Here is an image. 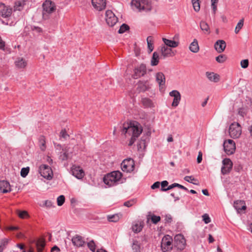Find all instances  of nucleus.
I'll return each instance as SVG.
<instances>
[{"label":"nucleus","instance_id":"obj_42","mask_svg":"<svg viewBox=\"0 0 252 252\" xmlns=\"http://www.w3.org/2000/svg\"><path fill=\"white\" fill-rule=\"evenodd\" d=\"M89 249L93 252H94L96 249V245L94 240H91L87 243Z\"/></svg>","mask_w":252,"mask_h":252},{"label":"nucleus","instance_id":"obj_22","mask_svg":"<svg viewBox=\"0 0 252 252\" xmlns=\"http://www.w3.org/2000/svg\"><path fill=\"white\" fill-rule=\"evenodd\" d=\"M70 148L65 146L62 149V151L60 153L59 159L62 161L66 160L69 157V151Z\"/></svg>","mask_w":252,"mask_h":252},{"label":"nucleus","instance_id":"obj_51","mask_svg":"<svg viewBox=\"0 0 252 252\" xmlns=\"http://www.w3.org/2000/svg\"><path fill=\"white\" fill-rule=\"evenodd\" d=\"M241 66L243 68H246L249 66V60L248 59L243 60L241 61Z\"/></svg>","mask_w":252,"mask_h":252},{"label":"nucleus","instance_id":"obj_53","mask_svg":"<svg viewBox=\"0 0 252 252\" xmlns=\"http://www.w3.org/2000/svg\"><path fill=\"white\" fill-rule=\"evenodd\" d=\"M41 206L43 207H46L48 208H50L53 206V203L50 200H45L43 205Z\"/></svg>","mask_w":252,"mask_h":252},{"label":"nucleus","instance_id":"obj_16","mask_svg":"<svg viewBox=\"0 0 252 252\" xmlns=\"http://www.w3.org/2000/svg\"><path fill=\"white\" fill-rule=\"evenodd\" d=\"M71 241L73 245L77 247H83L85 244L83 238L79 235H76L73 236L71 239Z\"/></svg>","mask_w":252,"mask_h":252},{"label":"nucleus","instance_id":"obj_25","mask_svg":"<svg viewBox=\"0 0 252 252\" xmlns=\"http://www.w3.org/2000/svg\"><path fill=\"white\" fill-rule=\"evenodd\" d=\"M123 215L121 213H117L114 215H108L107 220L109 222H117L122 217Z\"/></svg>","mask_w":252,"mask_h":252},{"label":"nucleus","instance_id":"obj_62","mask_svg":"<svg viewBox=\"0 0 252 252\" xmlns=\"http://www.w3.org/2000/svg\"><path fill=\"white\" fill-rule=\"evenodd\" d=\"M7 230H11V231H14V230H17L19 229L18 227L17 226H9L7 227Z\"/></svg>","mask_w":252,"mask_h":252},{"label":"nucleus","instance_id":"obj_40","mask_svg":"<svg viewBox=\"0 0 252 252\" xmlns=\"http://www.w3.org/2000/svg\"><path fill=\"white\" fill-rule=\"evenodd\" d=\"M142 103L146 107H150L152 104L151 100L148 98H143L142 99Z\"/></svg>","mask_w":252,"mask_h":252},{"label":"nucleus","instance_id":"obj_39","mask_svg":"<svg viewBox=\"0 0 252 252\" xmlns=\"http://www.w3.org/2000/svg\"><path fill=\"white\" fill-rule=\"evenodd\" d=\"M25 3L21 1H16L14 6L15 10L21 11L24 8Z\"/></svg>","mask_w":252,"mask_h":252},{"label":"nucleus","instance_id":"obj_29","mask_svg":"<svg viewBox=\"0 0 252 252\" xmlns=\"http://www.w3.org/2000/svg\"><path fill=\"white\" fill-rule=\"evenodd\" d=\"M189 50L193 53H197L199 51V47L197 39H194L189 46Z\"/></svg>","mask_w":252,"mask_h":252},{"label":"nucleus","instance_id":"obj_48","mask_svg":"<svg viewBox=\"0 0 252 252\" xmlns=\"http://www.w3.org/2000/svg\"><path fill=\"white\" fill-rule=\"evenodd\" d=\"M218 2V0H211V7L212 8L213 13L214 14H216V11L217 10V4Z\"/></svg>","mask_w":252,"mask_h":252},{"label":"nucleus","instance_id":"obj_28","mask_svg":"<svg viewBox=\"0 0 252 252\" xmlns=\"http://www.w3.org/2000/svg\"><path fill=\"white\" fill-rule=\"evenodd\" d=\"M163 41L164 42L165 46L169 47H173L175 48L177 47L179 45V42L171 40L169 39H167L165 38H162Z\"/></svg>","mask_w":252,"mask_h":252},{"label":"nucleus","instance_id":"obj_41","mask_svg":"<svg viewBox=\"0 0 252 252\" xmlns=\"http://www.w3.org/2000/svg\"><path fill=\"white\" fill-rule=\"evenodd\" d=\"M243 25H244V19H242L238 23V24L235 28V32L236 33H238L239 32L240 30L242 28Z\"/></svg>","mask_w":252,"mask_h":252},{"label":"nucleus","instance_id":"obj_26","mask_svg":"<svg viewBox=\"0 0 252 252\" xmlns=\"http://www.w3.org/2000/svg\"><path fill=\"white\" fill-rule=\"evenodd\" d=\"M150 88V87L148 84L147 81H146L144 83H139L138 84V87L137 88V90L139 92H144L148 90Z\"/></svg>","mask_w":252,"mask_h":252},{"label":"nucleus","instance_id":"obj_38","mask_svg":"<svg viewBox=\"0 0 252 252\" xmlns=\"http://www.w3.org/2000/svg\"><path fill=\"white\" fill-rule=\"evenodd\" d=\"M9 242V239L4 238L0 241V252H3V250L6 248Z\"/></svg>","mask_w":252,"mask_h":252},{"label":"nucleus","instance_id":"obj_24","mask_svg":"<svg viewBox=\"0 0 252 252\" xmlns=\"http://www.w3.org/2000/svg\"><path fill=\"white\" fill-rule=\"evenodd\" d=\"M2 4L4 5V7L0 11L1 16L3 18H8L10 17L12 12V8L5 6L3 3H2Z\"/></svg>","mask_w":252,"mask_h":252},{"label":"nucleus","instance_id":"obj_2","mask_svg":"<svg viewBox=\"0 0 252 252\" xmlns=\"http://www.w3.org/2000/svg\"><path fill=\"white\" fill-rule=\"evenodd\" d=\"M123 174L120 171H114L104 176L103 182L109 187L116 186L118 184Z\"/></svg>","mask_w":252,"mask_h":252},{"label":"nucleus","instance_id":"obj_12","mask_svg":"<svg viewBox=\"0 0 252 252\" xmlns=\"http://www.w3.org/2000/svg\"><path fill=\"white\" fill-rule=\"evenodd\" d=\"M147 72L146 65L141 64L138 67L135 68L134 70V74L132 76L134 79H137L141 76H144Z\"/></svg>","mask_w":252,"mask_h":252},{"label":"nucleus","instance_id":"obj_13","mask_svg":"<svg viewBox=\"0 0 252 252\" xmlns=\"http://www.w3.org/2000/svg\"><path fill=\"white\" fill-rule=\"evenodd\" d=\"M43 11L48 13H52L56 10V5L54 2L50 0H46L42 4Z\"/></svg>","mask_w":252,"mask_h":252},{"label":"nucleus","instance_id":"obj_19","mask_svg":"<svg viewBox=\"0 0 252 252\" xmlns=\"http://www.w3.org/2000/svg\"><path fill=\"white\" fill-rule=\"evenodd\" d=\"M0 191L3 193L11 191L10 186L8 182L4 180L0 181Z\"/></svg>","mask_w":252,"mask_h":252},{"label":"nucleus","instance_id":"obj_20","mask_svg":"<svg viewBox=\"0 0 252 252\" xmlns=\"http://www.w3.org/2000/svg\"><path fill=\"white\" fill-rule=\"evenodd\" d=\"M234 207L238 213H240L242 210L246 209L245 202L243 200H236L234 202Z\"/></svg>","mask_w":252,"mask_h":252},{"label":"nucleus","instance_id":"obj_3","mask_svg":"<svg viewBox=\"0 0 252 252\" xmlns=\"http://www.w3.org/2000/svg\"><path fill=\"white\" fill-rule=\"evenodd\" d=\"M173 239L169 235H165L161 242V248L163 252H170L172 249Z\"/></svg>","mask_w":252,"mask_h":252},{"label":"nucleus","instance_id":"obj_27","mask_svg":"<svg viewBox=\"0 0 252 252\" xmlns=\"http://www.w3.org/2000/svg\"><path fill=\"white\" fill-rule=\"evenodd\" d=\"M206 76L207 78L211 81L214 82H218L220 80L219 75L214 73V72H206Z\"/></svg>","mask_w":252,"mask_h":252},{"label":"nucleus","instance_id":"obj_52","mask_svg":"<svg viewBox=\"0 0 252 252\" xmlns=\"http://www.w3.org/2000/svg\"><path fill=\"white\" fill-rule=\"evenodd\" d=\"M161 184V189L160 190L162 191H166V188H165L168 185V182L167 181H163L160 183Z\"/></svg>","mask_w":252,"mask_h":252},{"label":"nucleus","instance_id":"obj_32","mask_svg":"<svg viewBox=\"0 0 252 252\" xmlns=\"http://www.w3.org/2000/svg\"><path fill=\"white\" fill-rule=\"evenodd\" d=\"M200 27L201 29L205 33L208 34L210 33L209 26L206 22L201 21L200 23Z\"/></svg>","mask_w":252,"mask_h":252},{"label":"nucleus","instance_id":"obj_30","mask_svg":"<svg viewBox=\"0 0 252 252\" xmlns=\"http://www.w3.org/2000/svg\"><path fill=\"white\" fill-rule=\"evenodd\" d=\"M132 250L133 252H141V244L136 240H133L131 245Z\"/></svg>","mask_w":252,"mask_h":252},{"label":"nucleus","instance_id":"obj_6","mask_svg":"<svg viewBox=\"0 0 252 252\" xmlns=\"http://www.w3.org/2000/svg\"><path fill=\"white\" fill-rule=\"evenodd\" d=\"M135 168L134 161L131 158L124 159L121 163V168L124 172H131Z\"/></svg>","mask_w":252,"mask_h":252},{"label":"nucleus","instance_id":"obj_43","mask_svg":"<svg viewBox=\"0 0 252 252\" xmlns=\"http://www.w3.org/2000/svg\"><path fill=\"white\" fill-rule=\"evenodd\" d=\"M227 59V57L225 55H220L216 58V60L219 63H224Z\"/></svg>","mask_w":252,"mask_h":252},{"label":"nucleus","instance_id":"obj_45","mask_svg":"<svg viewBox=\"0 0 252 252\" xmlns=\"http://www.w3.org/2000/svg\"><path fill=\"white\" fill-rule=\"evenodd\" d=\"M30 168L29 167L22 168L20 172L21 176L23 178L26 177L28 174Z\"/></svg>","mask_w":252,"mask_h":252},{"label":"nucleus","instance_id":"obj_34","mask_svg":"<svg viewBox=\"0 0 252 252\" xmlns=\"http://www.w3.org/2000/svg\"><path fill=\"white\" fill-rule=\"evenodd\" d=\"M16 66L20 68H23L27 66V62L23 58L18 59L15 62Z\"/></svg>","mask_w":252,"mask_h":252},{"label":"nucleus","instance_id":"obj_5","mask_svg":"<svg viewBox=\"0 0 252 252\" xmlns=\"http://www.w3.org/2000/svg\"><path fill=\"white\" fill-rule=\"evenodd\" d=\"M39 172L41 176L47 180L53 178V173L51 168L46 164H42L39 167Z\"/></svg>","mask_w":252,"mask_h":252},{"label":"nucleus","instance_id":"obj_23","mask_svg":"<svg viewBox=\"0 0 252 252\" xmlns=\"http://www.w3.org/2000/svg\"><path fill=\"white\" fill-rule=\"evenodd\" d=\"M144 225L143 221H138L134 223L132 226V230L134 233L140 232L143 229Z\"/></svg>","mask_w":252,"mask_h":252},{"label":"nucleus","instance_id":"obj_36","mask_svg":"<svg viewBox=\"0 0 252 252\" xmlns=\"http://www.w3.org/2000/svg\"><path fill=\"white\" fill-rule=\"evenodd\" d=\"M147 42L148 44V47L150 51V52H151L154 49L153 42L154 39L153 37L152 36H149L147 38Z\"/></svg>","mask_w":252,"mask_h":252},{"label":"nucleus","instance_id":"obj_7","mask_svg":"<svg viewBox=\"0 0 252 252\" xmlns=\"http://www.w3.org/2000/svg\"><path fill=\"white\" fill-rule=\"evenodd\" d=\"M174 246L178 250H184L186 246V240L183 235L178 234L175 236L174 239Z\"/></svg>","mask_w":252,"mask_h":252},{"label":"nucleus","instance_id":"obj_4","mask_svg":"<svg viewBox=\"0 0 252 252\" xmlns=\"http://www.w3.org/2000/svg\"><path fill=\"white\" fill-rule=\"evenodd\" d=\"M241 127L239 123H234L230 125L229 133L231 138L233 139L237 138L241 135Z\"/></svg>","mask_w":252,"mask_h":252},{"label":"nucleus","instance_id":"obj_44","mask_svg":"<svg viewBox=\"0 0 252 252\" xmlns=\"http://www.w3.org/2000/svg\"><path fill=\"white\" fill-rule=\"evenodd\" d=\"M129 29V26L126 24H123L121 27L120 28L118 31V32L119 33H124L126 31L128 30Z\"/></svg>","mask_w":252,"mask_h":252},{"label":"nucleus","instance_id":"obj_14","mask_svg":"<svg viewBox=\"0 0 252 252\" xmlns=\"http://www.w3.org/2000/svg\"><path fill=\"white\" fill-rule=\"evenodd\" d=\"M169 95L171 96L174 97L172 106L173 107H177L179 105L181 99L180 92L177 90H173L169 93Z\"/></svg>","mask_w":252,"mask_h":252},{"label":"nucleus","instance_id":"obj_46","mask_svg":"<svg viewBox=\"0 0 252 252\" xmlns=\"http://www.w3.org/2000/svg\"><path fill=\"white\" fill-rule=\"evenodd\" d=\"M136 202V200L135 199H130L129 200H128L127 201H126L124 203V205L125 206L130 207L132 206H133L134 204H135Z\"/></svg>","mask_w":252,"mask_h":252},{"label":"nucleus","instance_id":"obj_8","mask_svg":"<svg viewBox=\"0 0 252 252\" xmlns=\"http://www.w3.org/2000/svg\"><path fill=\"white\" fill-rule=\"evenodd\" d=\"M223 148L227 155H232L235 152L236 149L235 143L231 139L225 140L223 143Z\"/></svg>","mask_w":252,"mask_h":252},{"label":"nucleus","instance_id":"obj_55","mask_svg":"<svg viewBox=\"0 0 252 252\" xmlns=\"http://www.w3.org/2000/svg\"><path fill=\"white\" fill-rule=\"evenodd\" d=\"M28 216V212L25 211H19L18 216L22 219H24Z\"/></svg>","mask_w":252,"mask_h":252},{"label":"nucleus","instance_id":"obj_11","mask_svg":"<svg viewBox=\"0 0 252 252\" xmlns=\"http://www.w3.org/2000/svg\"><path fill=\"white\" fill-rule=\"evenodd\" d=\"M71 172L72 175L78 179H82L85 176L84 171L80 166L72 165Z\"/></svg>","mask_w":252,"mask_h":252},{"label":"nucleus","instance_id":"obj_56","mask_svg":"<svg viewBox=\"0 0 252 252\" xmlns=\"http://www.w3.org/2000/svg\"><path fill=\"white\" fill-rule=\"evenodd\" d=\"M69 135L67 133L66 130L62 129L60 132V137L66 139L67 137H69Z\"/></svg>","mask_w":252,"mask_h":252},{"label":"nucleus","instance_id":"obj_21","mask_svg":"<svg viewBox=\"0 0 252 252\" xmlns=\"http://www.w3.org/2000/svg\"><path fill=\"white\" fill-rule=\"evenodd\" d=\"M161 55L164 57H167L169 56H172L174 54L172 51V50L169 47L165 45H163L161 47Z\"/></svg>","mask_w":252,"mask_h":252},{"label":"nucleus","instance_id":"obj_9","mask_svg":"<svg viewBox=\"0 0 252 252\" xmlns=\"http://www.w3.org/2000/svg\"><path fill=\"white\" fill-rule=\"evenodd\" d=\"M223 166L221 169V173L223 175L229 173L233 167V163L231 159L228 158H225L222 160Z\"/></svg>","mask_w":252,"mask_h":252},{"label":"nucleus","instance_id":"obj_59","mask_svg":"<svg viewBox=\"0 0 252 252\" xmlns=\"http://www.w3.org/2000/svg\"><path fill=\"white\" fill-rule=\"evenodd\" d=\"M159 186H160V182H156L155 183H154L152 186H151V188L153 189H158V188H159Z\"/></svg>","mask_w":252,"mask_h":252},{"label":"nucleus","instance_id":"obj_33","mask_svg":"<svg viewBox=\"0 0 252 252\" xmlns=\"http://www.w3.org/2000/svg\"><path fill=\"white\" fill-rule=\"evenodd\" d=\"M159 63V55L158 54L155 52L153 54L152 58L151 61V64L152 66H156Z\"/></svg>","mask_w":252,"mask_h":252},{"label":"nucleus","instance_id":"obj_50","mask_svg":"<svg viewBox=\"0 0 252 252\" xmlns=\"http://www.w3.org/2000/svg\"><path fill=\"white\" fill-rule=\"evenodd\" d=\"M184 180L188 182L192 183V184H193L194 185H197V184L196 183L192 182L193 181H196V179H195L194 178H193L191 176H187L185 177Z\"/></svg>","mask_w":252,"mask_h":252},{"label":"nucleus","instance_id":"obj_31","mask_svg":"<svg viewBox=\"0 0 252 252\" xmlns=\"http://www.w3.org/2000/svg\"><path fill=\"white\" fill-rule=\"evenodd\" d=\"M45 246V241L43 239H39L37 241L36 246L37 252H42Z\"/></svg>","mask_w":252,"mask_h":252},{"label":"nucleus","instance_id":"obj_37","mask_svg":"<svg viewBox=\"0 0 252 252\" xmlns=\"http://www.w3.org/2000/svg\"><path fill=\"white\" fill-rule=\"evenodd\" d=\"M191 3L195 11L199 12L200 9V0H191Z\"/></svg>","mask_w":252,"mask_h":252},{"label":"nucleus","instance_id":"obj_49","mask_svg":"<svg viewBox=\"0 0 252 252\" xmlns=\"http://www.w3.org/2000/svg\"><path fill=\"white\" fill-rule=\"evenodd\" d=\"M151 221L154 224H157L160 220V216H156L155 215H153L151 216Z\"/></svg>","mask_w":252,"mask_h":252},{"label":"nucleus","instance_id":"obj_35","mask_svg":"<svg viewBox=\"0 0 252 252\" xmlns=\"http://www.w3.org/2000/svg\"><path fill=\"white\" fill-rule=\"evenodd\" d=\"M38 142L40 149L43 151H44L46 148L45 137L43 135H40L38 139Z\"/></svg>","mask_w":252,"mask_h":252},{"label":"nucleus","instance_id":"obj_64","mask_svg":"<svg viewBox=\"0 0 252 252\" xmlns=\"http://www.w3.org/2000/svg\"><path fill=\"white\" fill-rule=\"evenodd\" d=\"M214 239L212 236V235L209 234V238H208V241L209 243H212L214 241Z\"/></svg>","mask_w":252,"mask_h":252},{"label":"nucleus","instance_id":"obj_54","mask_svg":"<svg viewBox=\"0 0 252 252\" xmlns=\"http://www.w3.org/2000/svg\"><path fill=\"white\" fill-rule=\"evenodd\" d=\"M203 220L206 224L209 223L211 221L210 218L207 214H204L202 216Z\"/></svg>","mask_w":252,"mask_h":252},{"label":"nucleus","instance_id":"obj_47","mask_svg":"<svg viewBox=\"0 0 252 252\" xmlns=\"http://www.w3.org/2000/svg\"><path fill=\"white\" fill-rule=\"evenodd\" d=\"M65 201V197L63 195H60L57 198V204L58 206H61L64 203Z\"/></svg>","mask_w":252,"mask_h":252},{"label":"nucleus","instance_id":"obj_63","mask_svg":"<svg viewBox=\"0 0 252 252\" xmlns=\"http://www.w3.org/2000/svg\"><path fill=\"white\" fill-rule=\"evenodd\" d=\"M170 195L174 198L175 201L179 200L180 199L179 196L178 195H176L174 193H171L170 194Z\"/></svg>","mask_w":252,"mask_h":252},{"label":"nucleus","instance_id":"obj_10","mask_svg":"<svg viewBox=\"0 0 252 252\" xmlns=\"http://www.w3.org/2000/svg\"><path fill=\"white\" fill-rule=\"evenodd\" d=\"M105 20L109 26L113 27L117 23L118 18L111 10H107L105 12Z\"/></svg>","mask_w":252,"mask_h":252},{"label":"nucleus","instance_id":"obj_58","mask_svg":"<svg viewBox=\"0 0 252 252\" xmlns=\"http://www.w3.org/2000/svg\"><path fill=\"white\" fill-rule=\"evenodd\" d=\"M202 160V153L201 151L199 152L197 158V162L198 163H201Z\"/></svg>","mask_w":252,"mask_h":252},{"label":"nucleus","instance_id":"obj_61","mask_svg":"<svg viewBox=\"0 0 252 252\" xmlns=\"http://www.w3.org/2000/svg\"><path fill=\"white\" fill-rule=\"evenodd\" d=\"M5 47V42L2 40L0 36V49H4Z\"/></svg>","mask_w":252,"mask_h":252},{"label":"nucleus","instance_id":"obj_57","mask_svg":"<svg viewBox=\"0 0 252 252\" xmlns=\"http://www.w3.org/2000/svg\"><path fill=\"white\" fill-rule=\"evenodd\" d=\"M165 223H170L172 221V218L170 215H167L165 216Z\"/></svg>","mask_w":252,"mask_h":252},{"label":"nucleus","instance_id":"obj_17","mask_svg":"<svg viewBox=\"0 0 252 252\" xmlns=\"http://www.w3.org/2000/svg\"><path fill=\"white\" fill-rule=\"evenodd\" d=\"M156 81L159 85L160 89H162L165 85V77L162 72H159L156 74Z\"/></svg>","mask_w":252,"mask_h":252},{"label":"nucleus","instance_id":"obj_18","mask_svg":"<svg viewBox=\"0 0 252 252\" xmlns=\"http://www.w3.org/2000/svg\"><path fill=\"white\" fill-rule=\"evenodd\" d=\"M214 47L218 53H222L226 47V43L223 40H218L215 43Z\"/></svg>","mask_w":252,"mask_h":252},{"label":"nucleus","instance_id":"obj_60","mask_svg":"<svg viewBox=\"0 0 252 252\" xmlns=\"http://www.w3.org/2000/svg\"><path fill=\"white\" fill-rule=\"evenodd\" d=\"M54 251H56L57 252H60L61 250L58 246H54V247H53L52 248V249L51 250V252H53Z\"/></svg>","mask_w":252,"mask_h":252},{"label":"nucleus","instance_id":"obj_15","mask_svg":"<svg viewBox=\"0 0 252 252\" xmlns=\"http://www.w3.org/2000/svg\"><path fill=\"white\" fill-rule=\"evenodd\" d=\"M93 6L97 10L101 11L106 7V0H92Z\"/></svg>","mask_w":252,"mask_h":252},{"label":"nucleus","instance_id":"obj_1","mask_svg":"<svg viewBox=\"0 0 252 252\" xmlns=\"http://www.w3.org/2000/svg\"><path fill=\"white\" fill-rule=\"evenodd\" d=\"M143 131L141 125L137 122L134 121L129 124H124L122 129L123 134L131 135V137L128 143L129 146H131L136 141V138L139 136Z\"/></svg>","mask_w":252,"mask_h":252}]
</instances>
